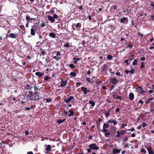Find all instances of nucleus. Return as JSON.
Listing matches in <instances>:
<instances>
[{"label": "nucleus", "mask_w": 154, "mask_h": 154, "mask_svg": "<svg viewBox=\"0 0 154 154\" xmlns=\"http://www.w3.org/2000/svg\"><path fill=\"white\" fill-rule=\"evenodd\" d=\"M34 88L35 91L34 94L35 96H34V98H31V100L32 101L36 100H40L42 99V98H39L38 96L39 93L37 92L38 90H40V88H39L38 87H37L36 85H35Z\"/></svg>", "instance_id": "nucleus-1"}, {"label": "nucleus", "mask_w": 154, "mask_h": 154, "mask_svg": "<svg viewBox=\"0 0 154 154\" xmlns=\"http://www.w3.org/2000/svg\"><path fill=\"white\" fill-rule=\"evenodd\" d=\"M108 68V64H104L103 66H102L101 69V72H105L106 74H107V70Z\"/></svg>", "instance_id": "nucleus-2"}, {"label": "nucleus", "mask_w": 154, "mask_h": 154, "mask_svg": "<svg viewBox=\"0 0 154 154\" xmlns=\"http://www.w3.org/2000/svg\"><path fill=\"white\" fill-rule=\"evenodd\" d=\"M18 36V34L17 33H10L9 34H7L5 38H16Z\"/></svg>", "instance_id": "nucleus-3"}, {"label": "nucleus", "mask_w": 154, "mask_h": 154, "mask_svg": "<svg viewBox=\"0 0 154 154\" xmlns=\"http://www.w3.org/2000/svg\"><path fill=\"white\" fill-rule=\"evenodd\" d=\"M89 148L92 150H98L99 149V147L96 146L95 143H92L89 146Z\"/></svg>", "instance_id": "nucleus-4"}, {"label": "nucleus", "mask_w": 154, "mask_h": 154, "mask_svg": "<svg viewBox=\"0 0 154 154\" xmlns=\"http://www.w3.org/2000/svg\"><path fill=\"white\" fill-rule=\"evenodd\" d=\"M119 82V80L115 78H112L109 80V83L115 85H116Z\"/></svg>", "instance_id": "nucleus-5"}, {"label": "nucleus", "mask_w": 154, "mask_h": 154, "mask_svg": "<svg viewBox=\"0 0 154 154\" xmlns=\"http://www.w3.org/2000/svg\"><path fill=\"white\" fill-rule=\"evenodd\" d=\"M121 23H123L124 24H127L128 22V19L127 17H123L121 18L119 20Z\"/></svg>", "instance_id": "nucleus-6"}, {"label": "nucleus", "mask_w": 154, "mask_h": 154, "mask_svg": "<svg viewBox=\"0 0 154 154\" xmlns=\"http://www.w3.org/2000/svg\"><path fill=\"white\" fill-rule=\"evenodd\" d=\"M45 150L47 151L45 152V153L47 154L49 152H50L51 151H52L51 150V148L52 147L51 146V145H45Z\"/></svg>", "instance_id": "nucleus-7"}, {"label": "nucleus", "mask_w": 154, "mask_h": 154, "mask_svg": "<svg viewBox=\"0 0 154 154\" xmlns=\"http://www.w3.org/2000/svg\"><path fill=\"white\" fill-rule=\"evenodd\" d=\"M74 98V97L73 96H71L68 97L67 99H64L63 100L65 103H68L70 102Z\"/></svg>", "instance_id": "nucleus-8"}, {"label": "nucleus", "mask_w": 154, "mask_h": 154, "mask_svg": "<svg viewBox=\"0 0 154 154\" xmlns=\"http://www.w3.org/2000/svg\"><path fill=\"white\" fill-rule=\"evenodd\" d=\"M32 28L34 29L38 34H39V33H40V32H39L38 31L39 30V27L38 26V25H34L32 26Z\"/></svg>", "instance_id": "nucleus-9"}, {"label": "nucleus", "mask_w": 154, "mask_h": 154, "mask_svg": "<svg viewBox=\"0 0 154 154\" xmlns=\"http://www.w3.org/2000/svg\"><path fill=\"white\" fill-rule=\"evenodd\" d=\"M67 80H66L64 81L63 79H62L60 82V86L62 87L65 86L67 84Z\"/></svg>", "instance_id": "nucleus-10"}, {"label": "nucleus", "mask_w": 154, "mask_h": 154, "mask_svg": "<svg viewBox=\"0 0 154 154\" xmlns=\"http://www.w3.org/2000/svg\"><path fill=\"white\" fill-rule=\"evenodd\" d=\"M34 93H33V92L31 91H29L28 92V94L27 96V98H29V99L31 98V97L34 96Z\"/></svg>", "instance_id": "nucleus-11"}, {"label": "nucleus", "mask_w": 154, "mask_h": 154, "mask_svg": "<svg viewBox=\"0 0 154 154\" xmlns=\"http://www.w3.org/2000/svg\"><path fill=\"white\" fill-rule=\"evenodd\" d=\"M121 149H119L117 148H114L113 149L112 153L113 154H116L120 152Z\"/></svg>", "instance_id": "nucleus-12"}, {"label": "nucleus", "mask_w": 154, "mask_h": 154, "mask_svg": "<svg viewBox=\"0 0 154 154\" xmlns=\"http://www.w3.org/2000/svg\"><path fill=\"white\" fill-rule=\"evenodd\" d=\"M149 154H154V152L153 151L152 148L151 146H149L147 148Z\"/></svg>", "instance_id": "nucleus-13"}, {"label": "nucleus", "mask_w": 154, "mask_h": 154, "mask_svg": "<svg viewBox=\"0 0 154 154\" xmlns=\"http://www.w3.org/2000/svg\"><path fill=\"white\" fill-rule=\"evenodd\" d=\"M48 20L52 23H54L55 21V20L54 18L53 17H52L50 15L48 16Z\"/></svg>", "instance_id": "nucleus-14"}, {"label": "nucleus", "mask_w": 154, "mask_h": 154, "mask_svg": "<svg viewBox=\"0 0 154 154\" xmlns=\"http://www.w3.org/2000/svg\"><path fill=\"white\" fill-rule=\"evenodd\" d=\"M129 99L130 100H133L134 98V95L132 92L130 93L129 94Z\"/></svg>", "instance_id": "nucleus-15"}, {"label": "nucleus", "mask_w": 154, "mask_h": 154, "mask_svg": "<svg viewBox=\"0 0 154 154\" xmlns=\"http://www.w3.org/2000/svg\"><path fill=\"white\" fill-rule=\"evenodd\" d=\"M82 91H83L84 94H87V88H85L84 87H82L81 88Z\"/></svg>", "instance_id": "nucleus-16"}, {"label": "nucleus", "mask_w": 154, "mask_h": 154, "mask_svg": "<svg viewBox=\"0 0 154 154\" xmlns=\"http://www.w3.org/2000/svg\"><path fill=\"white\" fill-rule=\"evenodd\" d=\"M125 46H127V48H130L131 49L132 48V45L131 44V43L129 42H127L125 44Z\"/></svg>", "instance_id": "nucleus-17"}, {"label": "nucleus", "mask_w": 154, "mask_h": 154, "mask_svg": "<svg viewBox=\"0 0 154 154\" xmlns=\"http://www.w3.org/2000/svg\"><path fill=\"white\" fill-rule=\"evenodd\" d=\"M40 51L41 52V54L43 56H45V55L47 54L45 53V50L41 48L40 49Z\"/></svg>", "instance_id": "nucleus-18"}, {"label": "nucleus", "mask_w": 154, "mask_h": 154, "mask_svg": "<svg viewBox=\"0 0 154 154\" xmlns=\"http://www.w3.org/2000/svg\"><path fill=\"white\" fill-rule=\"evenodd\" d=\"M35 75L39 77H41L44 75V73H42L40 72H37L35 73Z\"/></svg>", "instance_id": "nucleus-19"}, {"label": "nucleus", "mask_w": 154, "mask_h": 154, "mask_svg": "<svg viewBox=\"0 0 154 154\" xmlns=\"http://www.w3.org/2000/svg\"><path fill=\"white\" fill-rule=\"evenodd\" d=\"M44 41V40H42V41H38L36 43V44L37 45V46L40 47V46H42L43 44Z\"/></svg>", "instance_id": "nucleus-20"}, {"label": "nucleus", "mask_w": 154, "mask_h": 154, "mask_svg": "<svg viewBox=\"0 0 154 154\" xmlns=\"http://www.w3.org/2000/svg\"><path fill=\"white\" fill-rule=\"evenodd\" d=\"M109 125L108 123L107 124L106 123H104L103 125V129L107 128L109 127Z\"/></svg>", "instance_id": "nucleus-21"}, {"label": "nucleus", "mask_w": 154, "mask_h": 154, "mask_svg": "<svg viewBox=\"0 0 154 154\" xmlns=\"http://www.w3.org/2000/svg\"><path fill=\"white\" fill-rule=\"evenodd\" d=\"M69 112H70V114H69L68 115V116H69V117H70L72 116H73L74 113V111L72 110H69Z\"/></svg>", "instance_id": "nucleus-22"}, {"label": "nucleus", "mask_w": 154, "mask_h": 154, "mask_svg": "<svg viewBox=\"0 0 154 154\" xmlns=\"http://www.w3.org/2000/svg\"><path fill=\"white\" fill-rule=\"evenodd\" d=\"M66 119H59L57 121V122L59 124H60L63 122Z\"/></svg>", "instance_id": "nucleus-23"}, {"label": "nucleus", "mask_w": 154, "mask_h": 154, "mask_svg": "<svg viewBox=\"0 0 154 154\" xmlns=\"http://www.w3.org/2000/svg\"><path fill=\"white\" fill-rule=\"evenodd\" d=\"M49 36L53 38H54L56 37V35L55 34L54 32L50 33L49 34Z\"/></svg>", "instance_id": "nucleus-24"}, {"label": "nucleus", "mask_w": 154, "mask_h": 154, "mask_svg": "<svg viewBox=\"0 0 154 154\" xmlns=\"http://www.w3.org/2000/svg\"><path fill=\"white\" fill-rule=\"evenodd\" d=\"M104 115L106 118H107L110 115V113L107 111H106L104 113Z\"/></svg>", "instance_id": "nucleus-25"}, {"label": "nucleus", "mask_w": 154, "mask_h": 154, "mask_svg": "<svg viewBox=\"0 0 154 154\" xmlns=\"http://www.w3.org/2000/svg\"><path fill=\"white\" fill-rule=\"evenodd\" d=\"M36 31H35L34 29H31L30 30V32L31 34L32 35H35V32Z\"/></svg>", "instance_id": "nucleus-26"}, {"label": "nucleus", "mask_w": 154, "mask_h": 154, "mask_svg": "<svg viewBox=\"0 0 154 154\" xmlns=\"http://www.w3.org/2000/svg\"><path fill=\"white\" fill-rule=\"evenodd\" d=\"M26 87L27 88V89L29 90H31L32 88V87L29 84H27L26 85Z\"/></svg>", "instance_id": "nucleus-27"}, {"label": "nucleus", "mask_w": 154, "mask_h": 154, "mask_svg": "<svg viewBox=\"0 0 154 154\" xmlns=\"http://www.w3.org/2000/svg\"><path fill=\"white\" fill-rule=\"evenodd\" d=\"M88 103L89 104H91V106H94L95 105V102L94 101L89 100Z\"/></svg>", "instance_id": "nucleus-28"}, {"label": "nucleus", "mask_w": 154, "mask_h": 154, "mask_svg": "<svg viewBox=\"0 0 154 154\" xmlns=\"http://www.w3.org/2000/svg\"><path fill=\"white\" fill-rule=\"evenodd\" d=\"M111 130L114 133H115L116 131V128L115 127H112L111 128Z\"/></svg>", "instance_id": "nucleus-29"}, {"label": "nucleus", "mask_w": 154, "mask_h": 154, "mask_svg": "<svg viewBox=\"0 0 154 154\" xmlns=\"http://www.w3.org/2000/svg\"><path fill=\"white\" fill-rule=\"evenodd\" d=\"M97 129L98 130L100 131L101 130L100 129V122H97Z\"/></svg>", "instance_id": "nucleus-30"}, {"label": "nucleus", "mask_w": 154, "mask_h": 154, "mask_svg": "<svg viewBox=\"0 0 154 154\" xmlns=\"http://www.w3.org/2000/svg\"><path fill=\"white\" fill-rule=\"evenodd\" d=\"M56 9V8L55 7H54V8H51L50 9V10L49 12V13L51 14L53 13L54 12V9ZM56 9H57V8H56Z\"/></svg>", "instance_id": "nucleus-31"}, {"label": "nucleus", "mask_w": 154, "mask_h": 154, "mask_svg": "<svg viewBox=\"0 0 154 154\" xmlns=\"http://www.w3.org/2000/svg\"><path fill=\"white\" fill-rule=\"evenodd\" d=\"M76 74L77 73L75 72H72L70 73V75L72 77L75 76L76 75Z\"/></svg>", "instance_id": "nucleus-32"}, {"label": "nucleus", "mask_w": 154, "mask_h": 154, "mask_svg": "<svg viewBox=\"0 0 154 154\" xmlns=\"http://www.w3.org/2000/svg\"><path fill=\"white\" fill-rule=\"evenodd\" d=\"M81 26V24L80 23H77L75 26V27L77 28H79Z\"/></svg>", "instance_id": "nucleus-33"}, {"label": "nucleus", "mask_w": 154, "mask_h": 154, "mask_svg": "<svg viewBox=\"0 0 154 154\" xmlns=\"http://www.w3.org/2000/svg\"><path fill=\"white\" fill-rule=\"evenodd\" d=\"M142 88L140 86H139L137 88H136V89L137 92L139 93L140 91Z\"/></svg>", "instance_id": "nucleus-34"}, {"label": "nucleus", "mask_w": 154, "mask_h": 154, "mask_svg": "<svg viewBox=\"0 0 154 154\" xmlns=\"http://www.w3.org/2000/svg\"><path fill=\"white\" fill-rule=\"evenodd\" d=\"M100 131L104 133H106V132H108V130L106 129H105L101 130H100Z\"/></svg>", "instance_id": "nucleus-35"}, {"label": "nucleus", "mask_w": 154, "mask_h": 154, "mask_svg": "<svg viewBox=\"0 0 154 154\" xmlns=\"http://www.w3.org/2000/svg\"><path fill=\"white\" fill-rule=\"evenodd\" d=\"M121 136V133L119 131H117V135H116V137H119Z\"/></svg>", "instance_id": "nucleus-36"}, {"label": "nucleus", "mask_w": 154, "mask_h": 154, "mask_svg": "<svg viewBox=\"0 0 154 154\" xmlns=\"http://www.w3.org/2000/svg\"><path fill=\"white\" fill-rule=\"evenodd\" d=\"M133 65H136L137 64V60L136 59H135L134 60V61L132 63Z\"/></svg>", "instance_id": "nucleus-37"}, {"label": "nucleus", "mask_w": 154, "mask_h": 154, "mask_svg": "<svg viewBox=\"0 0 154 154\" xmlns=\"http://www.w3.org/2000/svg\"><path fill=\"white\" fill-rule=\"evenodd\" d=\"M107 59L109 60H111L113 58L112 56L109 54L107 55Z\"/></svg>", "instance_id": "nucleus-38"}, {"label": "nucleus", "mask_w": 154, "mask_h": 154, "mask_svg": "<svg viewBox=\"0 0 154 154\" xmlns=\"http://www.w3.org/2000/svg\"><path fill=\"white\" fill-rule=\"evenodd\" d=\"M69 66L71 69H73V68H75L76 67L75 66H74L72 63H71L70 64Z\"/></svg>", "instance_id": "nucleus-39"}, {"label": "nucleus", "mask_w": 154, "mask_h": 154, "mask_svg": "<svg viewBox=\"0 0 154 154\" xmlns=\"http://www.w3.org/2000/svg\"><path fill=\"white\" fill-rule=\"evenodd\" d=\"M134 70H135L133 68H132L131 70L129 71V72L131 73H130V74L131 75V74L133 73L134 72Z\"/></svg>", "instance_id": "nucleus-40"}, {"label": "nucleus", "mask_w": 154, "mask_h": 154, "mask_svg": "<svg viewBox=\"0 0 154 154\" xmlns=\"http://www.w3.org/2000/svg\"><path fill=\"white\" fill-rule=\"evenodd\" d=\"M52 101L51 99L47 98L46 99V101L47 103H50Z\"/></svg>", "instance_id": "nucleus-41"}, {"label": "nucleus", "mask_w": 154, "mask_h": 154, "mask_svg": "<svg viewBox=\"0 0 154 154\" xmlns=\"http://www.w3.org/2000/svg\"><path fill=\"white\" fill-rule=\"evenodd\" d=\"M57 61H58L59 60V57L58 56H55L53 57Z\"/></svg>", "instance_id": "nucleus-42"}, {"label": "nucleus", "mask_w": 154, "mask_h": 154, "mask_svg": "<svg viewBox=\"0 0 154 154\" xmlns=\"http://www.w3.org/2000/svg\"><path fill=\"white\" fill-rule=\"evenodd\" d=\"M128 140V137H125V138H124L123 139V142H125L126 141H127Z\"/></svg>", "instance_id": "nucleus-43"}, {"label": "nucleus", "mask_w": 154, "mask_h": 154, "mask_svg": "<svg viewBox=\"0 0 154 154\" xmlns=\"http://www.w3.org/2000/svg\"><path fill=\"white\" fill-rule=\"evenodd\" d=\"M116 74L117 76H122V75H121V74H120V72H116Z\"/></svg>", "instance_id": "nucleus-44"}, {"label": "nucleus", "mask_w": 154, "mask_h": 154, "mask_svg": "<svg viewBox=\"0 0 154 154\" xmlns=\"http://www.w3.org/2000/svg\"><path fill=\"white\" fill-rule=\"evenodd\" d=\"M50 78V77L48 76H46L44 79V80L45 81H47L48 79H49Z\"/></svg>", "instance_id": "nucleus-45"}, {"label": "nucleus", "mask_w": 154, "mask_h": 154, "mask_svg": "<svg viewBox=\"0 0 154 154\" xmlns=\"http://www.w3.org/2000/svg\"><path fill=\"white\" fill-rule=\"evenodd\" d=\"M64 46L66 48H69L70 46V45L69 43H66L64 45Z\"/></svg>", "instance_id": "nucleus-46"}, {"label": "nucleus", "mask_w": 154, "mask_h": 154, "mask_svg": "<svg viewBox=\"0 0 154 154\" xmlns=\"http://www.w3.org/2000/svg\"><path fill=\"white\" fill-rule=\"evenodd\" d=\"M150 20L153 21L154 20V15H151L150 17Z\"/></svg>", "instance_id": "nucleus-47"}, {"label": "nucleus", "mask_w": 154, "mask_h": 154, "mask_svg": "<svg viewBox=\"0 0 154 154\" xmlns=\"http://www.w3.org/2000/svg\"><path fill=\"white\" fill-rule=\"evenodd\" d=\"M129 60L128 59H127L125 60L124 61V63H126V64L127 65L129 64V63H128V61Z\"/></svg>", "instance_id": "nucleus-48"}, {"label": "nucleus", "mask_w": 154, "mask_h": 154, "mask_svg": "<svg viewBox=\"0 0 154 154\" xmlns=\"http://www.w3.org/2000/svg\"><path fill=\"white\" fill-rule=\"evenodd\" d=\"M116 99H120L121 100L123 99V97H122L121 96H118L117 98H116Z\"/></svg>", "instance_id": "nucleus-49"}, {"label": "nucleus", "mask_w": 154, "mask_h": 154, "mask_svg": "<svg viewBox=\"0 0 154 154\" xmlns=\"http://www.w3.org/2000/svg\"><path fill=\"white\" fill-rule=\"evenodd\" d=\"M107 122L108 124L110 123H112L113 120H112L111 119H109L108 121Z\"/></svg>", "instance_id": "nucleus-50"}, {"label": "nucleus", "mask_w": 154, "mask_h": 154, "mask_svg": "<svg viewBox=\"0 0 154 154\" xmlns=\"http://www.w3.org/2000/svg\"><path fill=\"white\" fill-rule=\"evenodd\" d=\"M117 8V7L116 5H114L112 7H111V8H113L114 9L116 10Z\"/></svg>", "instance_id": "nucleus-51"}, {"label": "nucleus", "mask_w": 154, "mask_h": 154, "mask_svg": "<svg viewBox=\"0 0 154 154\" xmlns=\"http://www.w3.org/2000/svg\"><path fill=\"white\" fill-rule=\"evenodd\" d=\"M125 131L124 130H122L120 132L121 134L123 135L125 134Z\"/></svg>", "instance_id": "nucleus-52"}, {"label": "nucleus", "mask_w": 154, "mask_h": 154, "mask_svg": "<svg viewBox=\"0 0 154 154\" xmlns=\"http://www.w3.org/2000/svg\"><path fill=\"white\" fill-rule=\"evenodd\" d=\"M144 62H143L141 63V65L140 66V67L141 68H143V67H144Z\"/></svg>", "instance_id": "nucleus-53"}, {"label": "nucleus", "mask_w": 154, "mask_h": 154, "mask_svg": "<svg viewBox=\"0 0 154 154\" xmlns=\"http://www.w3.org/2000/svg\"><path fill=\"white\" fill-rule=\"evenodd\" d=\"M142 125L143 127H144L146 126L147 124L146 123L143 122L142 124Z\"/></svg>", "instance_id": "nucleus-54"}, {"label": "nucleus", "mask_w": 154, "mask_h": 154, "mask_svg": "<svg viewBox=\"0 0 154 154\" xmlns=\"http://www.w3.org/2000/svg\"><path fill=\"white\" fill-rule=\"evenodd\" d=\"M113 124L115 125H116L117 124V122H116V121L113 120Z\"/></svg>", "instance_id": "nucleus-55"}, {"label": "nucleus", "mask_w": 154, "mask_h": 154, "mask_svg": "<svg viewBox=\"0 0 154 154\" xmlns=\"http://www.w3.org/2000/svg\"><path fill=\"white\" fill-rule=\"evenodd\" d=\"M45 25V23L44 22H43L41 24V26L42 27H44Z\"/></svg>", "instance_id": "nucleus-56"}, {"label": "nucleus", "mask_w": 154, "mask_h": 154, "mask_svg": "<svg viewBox=\"0 0 154 154\" xmlns=\"http://www.w3.org/2000/svg\"><path fill=\"white\" fill-rule=\"evenodd\" d=\"M53 17L54 19H57L58 18V16L56 14H54L53 16Z\"/></svg>", "instance_id": "nucleus-57"}, {"label": "nucleus", "mask_w": 154, "mask_h": 154, "mask_svg": "<svg viewBox=\"0 0 154 154\" xmlns=\"http://www.w3.org/2000/svg\"><path fill=\"white\" fill-rule=\"evenodd\" d=\"M79 8L80 10H81V11H82L83 10H84V9L83 8H82V6H79L78 7Z\"/></svg>", "instance_id": "nucleus-58"}, {"label": "nucleus", "mask_w": 154, "mask_h": 154, "mask_svg": "<svg viewBox=\"0 0 154 154\" xmlns=\"http://www.w3.org/2000/svg\"><path fill=\"white\" fill-rule=\"evenodd\" d=\"M145 92V91L142 89V88L140 91L139 92V93L141 94H142L143 93Z\"/></svg>", "instance_id": "nucleus-59"}, {"label": "nucleus", "mask_w": 154, "mask_h": 154, "mask_svg": "<svg viewBox=\"0 0 154 154\" xmlns=\"http://www.w3.org/2000/svg\"><path fill=\"white\" fill-rule=\"evenodd\" d=\"M90 78H87L86 79V81H87V82H90L91 80L90 79Z\"/></svg>", "instance_id": "nucleus-60"}, {"label": "nucleus", "mask_w": 154, "mask_h": 154, "mask_svg": "<svg viewBox=\"0 0 154 154\" xmlns=\"http://www.w3.org/2000/svg\"><path fill=\"white\" fill-rule=\"evenodd\" d=\"M56 56H60V52L59 51H57V52L56 54Z\"/></svg>", "instance_id": "nucleus-61"}, {"label": "nucleus", "mask_w": 154, "mask_h": 154, "mask_svg": "<svg viewBox=\"0 0 154 154\" xmlns=\"http://www.w3.org/2000/svg\"><path fill=\"white\" fill-rule=\"evenodd\" d=\"M141 152H144L145 154L146 153V150L144 149H142L141 150Z\"/></svg>", "instance_id": "nucleus-62"}, {"label": "nucleus", "mask_w": 154, "mask_h": 154, "mask_svg": "<svg viewBox=\"0 0 154 154\" xmlns=\"http://www.w3.org/2000/svg\"><path fill=\"white\" fill-rule=\"evenodd\" d=\"M127 125V124H124L122 126V128H124L125 126H126Z\"/></svg>", "instance_id": "nucleus-63"}, {"label": "nucleus", "mask_w": 154, "mask_h": 154, "mask_svg": "<svg viewBox=\"0 0 154 154\" xmlns=\"http://www.w3.org/2000/svg\"><path fill=\"white\" fill-rule=\"evenodd\" d=\"M110 134V133L108 132V133H106L105 134V136L107 137V136Z\"/></svg>", "instance_id": "nucleus-64"}]
</instances>
